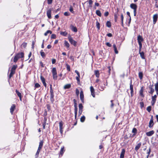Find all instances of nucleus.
Segmentation results:
<instances>
[{
    "instance_id": "f257e3e1",
    "label": "nucleus",
    "mask_w": 158,
    "mask_h": 158,
    "mask_svg": "<svg viewBox=\"0 0 158 158\" xmlns=\"http://www.w3.org/2000/svg\"><path fill=\"white\" fill-rule=\"evenodd\" d=\"M24 57V53L23 52L18 53L15 56L13 59V61L14 62L16 63L19 59L23 58Z\"/></svg>"
},
{
    "instance_id": "f03ea898",
    "label": "nucleus",
    "mask_w": 158,
    "mask_h": 158,
    "mask_svg": "<svg viewBox=\"0 0 158 158\" xmlns=\"http://www.w3.org/2000/svg\"><path fill=\"white\" fill-rule=\"evenodd\" d=\"M50 100L51 102L52 103H53L54 102V94L53 90L52 89V86L51 84L50 85Z\"/></svg>"
},
{
    "instance_id": "7ed1b4c3",
    "label": "nucleus",
    "mask_w": 158,
    "mask_h": 158,
    "mask_svg": "<svg viewBox=\"0 0 158 158\" xmlns=\"http://www.w3.org/2000/svg\"><path fill=\"white\" fill-rule=\"evenodd\" d=\"M52 74L53 79L55 80H56L57 78V76L56 68H53L52 69Z\"/></svg>"
},
{
    "instance_id": "20e7f679",
    "label": "nucleus",
    "mask_w": 158,
    "mask_h": 158,
    "mask_svg": "<svg viewBox=\"0 0 158 158\" xmlns=\"http://www.w3.org/2000/svg\"><path fill=\"white\" fill-rule=\"evenodd\" d=\"M68 40L71 44L73 45L75 47L77 46V42L73 40L72 37L71 36L69 37Z\"/></svg>"
},
{
    "instance_id": "39448f33",
    "label": "nucleus",
    "mask_w": 158,
    "mask_h": 158,
    "mask_svg": "<svg viewBox=\"0 0 158 158\" xmlns=\"http://www.w3.org/2000/svg\"><path fill=\"white\" fill-rule=\"evenodd\" d=\"M79 111L78 113V116H80L82 113L83 106L82 104L80 103L78 105Z\"/></svg>"
},
{
    "instance_id": "423d86ee",
    "label": "nucleus",
    "mask_w": 158,
    "mask_h": 158,
    "mask_svg": "<svg viewBox=\"0 0 158 158\" xmlns=\"http://www.w3.org/2000/svg\"><path fill=\"white\" fill-rule=\"evenodd\" d=\"M63 123L62 121H61L59 122V130L60 132V133L62 135L63 133Z\"/></svg>"
},
{
    "instance_id": "0eeeda50",
    "label": "nucleus",
    "mask_w": 158,
    "mask_h": 158,
    "mask_svg": "<svg viewBox=\"0 0 158 158\" xmlns=\"http://www.w3.org/2000/svg\"><path fill=\"white\" fill-rule=\"evenodd\" d=\"M154 125L153 117V115L151 116V119L149 122L148 127L149 128H152Z\"/></svg>"
},
{
    "instance_id": "6e6552de",
    "label": "nucleus",
    "mask_w": 158,
    "mask_h": 158,
    "mask_svg": "<svg viewBox=\"0 0 158 158\" xmlns=\"http://www.w3.org/2000/svg\"><path fill=\"white\" fill-rule=\"evenodd\" d=\"M137 40L139 45L142 44L141 43L143 40V39L142 36L139 35L137 37Z\"/></svg>"
},
{
    "instance_id": "1a4fd4ad",
    "label": "nucleus",
    "mask_w": 158,
    "mask_h": 158,
    "mask_svg": "<svg viewBox=\"0 0 158 158\" xmlns=\"http://www.w3.org/2000/svg\"><path fill=\"white\" fill-rule=\"evenodd\" d=\"M157 95H155L154 96L152 97V101L151 102V104L152 106H153L156 101V98H157Z\"/></svg>"
},
{
    "instance_id": "9d476101",
    "label": "nucleus",
    "mask_w": 158,
    "mask_h": 158,
    "mask_svg": "<svg viewBox=\"0 0 158 158\" xmlns=\"http://www.w3.org/2000/svg\"><path fill=\"white\" fill-rule=\"evenodd\" d=\"M52 12V9L51 8H50L48 9L47 11L46 12L48 18L49 19H51L52 18V16L51 15Z\"/></svg>"
},
{
    "instance_id": "9b49d317",
    "label": "nucleus",
    "mask_w": 158,
    "mask_h": 158,
    "mask_svg": "<svg viewBox=\"0 0 158 158\" xmlns=\"http://www.w3.org/2000/svg\"><path fill=\"white\" fill-rule=\"evenodd\" d=\"M80 98L81 102L84 103V95L83 91L81 90L80 93Z\"/></svg>"
},
{
    "instance_id": "f8f14e48",
    "label": "nucleus",
    "mask_w": 158,
    "mask_h": 158,
    "mask_svg": "<svg viewBox=\"0 0 158 158\" xmlns=\"http://www.w3.org/2000/svg\"><path fill=\"white\" fill-rule=\"evenodd\" d=\"M153 85L152 84V85H150L149 87L150 90V91H149V93L151 94H152L155 91L154 89H153Z\"/></svg>"
},
{
    "instance_id": "ddd939ff",
    "label": "nucleus",
    "mask_w": 158,
    "mask_h": 158,
    "mask_svg": "<svg viewBox=\"0 0 158 158\" xmlns=\"http://www.w3.org/2000/svg\"><path fill=\"white\" fill-rule=\"evenodd\" d=\"M16 109V105L15 104H13L11 106L10 109V112L12 114H13L14 111Z\"/></svg>"
},
{
    "instance_id": "4468645a",
    "label": "nucleus",
    "mask_w": 158,
    "mask_h": 158,
    "mask_svg": "<svg viewBox=\"0 0 158 158\" xmlns=\"http://www.w3.org/2000/svg\"><path fill=\"white\" fill-rule=\"evenodd\" d=\"M91 91V95L94 98L95 97V92L94 91V89L93 87L92 86H91L90 88Z\"/></svg>"
},
{
    "instance_id": "2eb2a0df",
    "label": "nucleus",
    "mask_w": 158,
    "mask_h": 158,
    "mask_svg": "<svg viewBox=\"0 0 158 158\" xmlns=\"http://www.w3.org/2000/svg\"><path fill=\"white\" fill-rule=\"evenodd\" d=\"M40 80L43 83V85L44 87L46 88L47 87V84L45 82V80L44 78L42 76L40 77Z\"/></svg>"
},
{
    "instance_id": "dca6fc26",
    "label": "nucleus",
    "mask_w": 158,
    "mask_h": 158,
    "mask_svg": "<svg viewBox=\"0 0 158 158\" xmlns=\"http://www.w3.org/2000/svg\"><path fill=\"white\" fill-rule=\"evenodd\" d=\"M126 152V150L125 149H122V151L121 152L120 158H124V155Z\"/></svg>"
},
{
    "instance_id": "f3484780",
    "label": "nucleus",
    "mask_w": 158,
    "mask_h": 158,
    "mask_svg": "<svg viewBox=\"0 0 158 158\" xmlns=\"http://www.w3.org/2000/svg\"><path fill=\"white\" fill-rule=\"evenodd\" d=\"M144 87H141L140 90L139 91V94L143 98L144 97V95L143 94V91L144 90Z\"/></svg>"
},
{
    "instance_id": "a211bd4d",
    "label": "nucleus",
    "mask_w": 158,
    "mask_h": 158,
    "mask_svg": "<svg viewBox=\"0 0 158 158\" xmlns=\"http://www.w3.org/2000/svg\"><path fill=\"white\" fill-rule=\"evenodd\" d=\"M153 23L155 24L157 21L158 18V15L157 14L154 15L153 17Z\"/></svg>"
},
{
    "instance_id": "6ab92c4d",
    "label": "nucleus",
    "mask_w": 158,
    "mask_h": 158,
    "mask_svg": "<svg viewBox=\"0 0 158 158\" xmlns=\"http://www.w3.org/2000/svg\"><path fill=\"white\" fill-rule=\"evenodd\" d=\"M130 89L131 90V97L134 96L133 85H130Z\"/></svg>"
},
{
    "instance_id": "aec40b11",
    "label": "nucleus",
    "mask_w": 158,
    "mask_h": 158,
    "mask_svg": "<svg viewBox=\"0 0 158 158\" xmlns=\"http://www.w3.org/2000/svg\"><path fill=\"white\" fill-rule=\"evenodd\" d=\"M15 92L16 94H17L18 96L19 97L20 100L22 102V96L21 93L19 92L18 90L17 89H16L15 90Z\"/></svg>"
},
{
    "instance_id": "412c9836",
    "label": "nucleus",
    "mask_w": 158,
    "mask_h": 158,
    "mask_svg": "<svg viewBox=\"0 0 158 158\" xmlns=\"http://www.w3.org/2000/svg\"><path fill=\"white\" fill-rule=\"evenodd\" d=\"M155 131L153 130H152L146 133V135L148 136H151L154 134Z\"/></svg>"
},
{
    "instance_id": "4be33fe9",
    "label": "nucleus",
    "mask_w": 158,
    "mask_h": 158,
    "mask_svg": "<svg viewBox=\"0 0 158 158\" xmlns=\"http://www.w3.org/2000/svg\"><path fill=\"white\" fill-rule=\"evenodd\" d=\"M130 7L131 8L133 9V10L137 9V5L134 3H131L130 5Z\"/></svg>"
},
{
    "instance_id": "5701e85b",
    "label": "nucleus",
    "mask_w": 158,
    "mask_h": 158,
    "mask_svg": "<svg viewBox=\"0 0 158 158\" xmlns=\"http://www.w3.org/2000/svg\"><path fill=\"white\" fill-rule=\"evenodd\" d=\"M141 146V143L139 142L136 145L135 147V150L136 151H137L139 148H140Z\"/></svg>"
},
{
    "instance_id": "b1692460",
    "label": "nucleus",
    "mask_w": 158,
    "mask_h": 158,
    "mask_svg": "<svg viewBox=\"0 0 158 158\" xmlns=\"http://www.w3.org/2000/svg\"><path fill=\"white\" fill-rule=\"evenodd\" d=\"M132 132L133 133L132 135V137H134L137 133V130L136 128H134L132 130Z\"/></svg>"
},
{
    "instance_id": "393cba45",
    "label": "nucleus",
    "mask_w": 158,
    "mask_h": 158,
    "mask_svg": "<svg viewBox=\"0 0 158 158\" xmlns=\"http://www.w3.org/2000/svg\"><path fill=\"white\" fill-rule=\"evenodd\" d=\"M70 27H71V29L73 31L75 32L77 31V30L76 27H74L72 25H71Z\"/></svg>"
},
{
    "instance_id": "a878e982",
    "label": "nucleus",
    "mask_w": 158,
    "mask_h": 158,
    "mask_svg": "<svg viewBox=\"0 0 158 158\" xmlns=\"http://www.w3.org/2000/svg\"><path fill=\"white\" fill-rule=\"evenodd\" d=\"M44 141L43 140L40 141L39 143V144L38 147V148H40V149H41L43 145V143H44Z\"/></svg>"
},
{
    "instance_id": "bb28decb",
    "label": "nucleus",
    "mask_w": 158,
    "mask_h": 158,
    "mask_svg": "<svg viewBox=\"0 0 158 158\" xmlns=\"http://www.w3.org/2000/svg\"><path fill=\"white\" fill-rule=\"evenodd\" d=\"M138 76L140 80H142L143 77V74L142 72H139L138 73Z\"/></svg>"
},
{
    "instance_id": "cd10ccee",
    "label": "nucleus",
    "mask_w": 158,
    "mask_h": 158,
    "mask_svg": "<svg viewBox=\"0 0 158 158\" xmlns=\"http://www.w3.org/2000/svg\"><path fill=\"white\" fill-rule=\"evenodd\" d=\"M18 66L17 65H13L10 71L14 72H15V70L17 68Z\"/></svg>"
},
{
    "instance_id": "c85d7f7f",
    "label": "nucleus",
    "mask_w": 158,
    "mask_h": 158,
    "mask_svg": "<svg viewBox=\"0 0 158 158\" xmlns=\"http://www.w3.org/2000/svg\"><path fill=\"white\" fill-rule=\"evenodd\" d=\"M64 151L65 150H64V147L63 146L61 147L60 152V154L61 155V156H62Z\"/></svg>"
},
{
    "instance_id": "c756f323",
    "label": "nucleus",
    "mask_w": 158,
    "mask_h": 158,
    "mask_svg": "<svg viewBox=\"0 0 158 158\" xmlns=\"http://www.w3.org/2000/svg\"><path fill=\"white\" fill-rule=\"evenodd\" d=\"M15 72L10 71V72L9 76V79H8V81L10 80L11 77L13 76V75L15 74Z\"/></svg>"
},
{
    "instance_id": "7c9ffc66",
    "label": "nucleus",
    "mask_w": 158,
    "mask_h": 158,
    "mask_svg": "<svg viewBox=\"0 0 158 158\" xmlns=\"http://www.w3.org/2000/svg\"><path fill=\"white\" fill-rule=\"evenodd\" d=\"M74 107V114H75V119L77 118V107Z\"/></svg>"
},
{
    "instance_id": "2f4dec72",
    "label": "nucleus",
    "mask_w": 158,
    "mask_h": 158,
    "mask_svg": "<svg viewBox=\"0 0 158 158\" xmlns=\"http://www.w3.org/2000/svg\"><path fill=\"white\" fill-rule=\"evenodd\" d=\"M113 47L114 49V50L115 54H117L118 53V51L117 50L116 45L115 44L113 45Z\"/></svg>"
},
{
    "instance_id": "473e14b6",
    "label": "nucleus",
    "mask_w": 158,
    "mask_h": 158,
    "mask_svg": "<svg viewBox=\"0 0 158 158\" xmlns=\"http://www.w3.org/2000/svg\"><path fill=\"white\" fill-rule=\"evenodd\" d=\"M41 56L43 58H45L46 56L45 53L43 51V50H41L40 52Z\"/></svg>"
},
{
    "instance_id": "72a5a7b5",
    "label": "nucleus",
    "mask_w": 158,
    "mask_h": 158,
    "mask_svg": "<svg viewBox=\"0 0 158 158\" xmlns=\"http://www.w3.org/2000/svg\"><path fill=\"white\" fill-rule=\"evenodd\" d=\"M41 149L40 148H38L37 149V151L36 153V154L35 155V158H38L39 156V154L40 153V151Z\"/></svg>"
},
{
    "instance_id": "f704fd0d",
    "label": "nucleus",
    "mask_w": 158,
    "mask_h": 158,
    "mask_svg": "<svg viewBox=\"0 0 158 158\" xmlns=\"http://www.w3.org/2000/svg\"><path fill=\"white\" fill-rule=\"evenodd\" d=\"M139 54H140V56L142 59H145L144 53L143 52H141L139 53Z\"/></svg>"
},
{
    "instance_id": "c9c22d12",
    "label": "nucleus",
    "mask_w": 158,
    "mask_h": 158,
    "mask_svg": "<svg viewBox=\"0 0 158 158\" xmlns=\"http://www.w3.org/2000/svg\"><path fill=\"white\" fill-rule=\"evenodd\" d=\"M71 87V85L69 84L65 85L64 86V88L65 89H69Z\"/></svg>"
},
{
    "instance_id": "e433bc0d",
    "label": "nucleus",
    "mask_w": 158,
    "mask_h": 158,
    "mask_svg": "<svg viewBox=\"0 0 158 158\" xmlns=\"http://www.w3.org/2000/svg\"><path fill=\"white\" fill-rule=\"evenodd\" d=\"M95 74V76L97 78H98L99 77L100 73L99 70H95L94 71Z\"/></svg>"
},
{
    "instance_id": "4c0bfd02",
    "label": "nucleus",
    "mask_w": 158,
    "mask_h": 158,
    "mask_svg": "<svg viewBox=\"0 0 158 158\" xmlns=\"http://www.w3.org/2000/svg\"><path fill=\"white\" fill-rule=\"evenodd\" d=\"M121 24L122 26H123V19L124 17L123 13L121 15Z\"/></svg>"
},
{
    "instance_id": "58836bf2",
    "label": "nucleus",
    "mask_w": 158,
    "mask_h": 158,
    "mask_svg": "<svg viewBox=\"0 0 158 158\" xmlns=\"http://www.w3.org/2000/svg\"><path fill=\"white\" fill-rule=\"evenodd\" d=\"M64 46L66 47L67 48H69V47L70 45L69 43L66 40L64 41Z\"/></svg>"
},
{
    "instance_id": "ea45409f",
    "label": "nucleus",
    "mask_w": 158,
    "mask_h": 158,
    "mask_svg": "<svg viewBox=\"0 0 158 158\" xmlns=\"http://www.w3.org/2000/svg\"><path fill=\"white\" fill-rule=\"evenodd\" d=\"M96 13L97 15L99 17H101L102 16L101 13L99 10H96Z\"/></svg>"
},
{
    "instance_id": "a19ab883",
    "label": "nucleus",
    "mask_w": 158,
    "mask_h": 158,
    "mask_svg": "<svg viewBox=\"0 0 158 158\" xmlns=\"http://www.w3.org/2000/svg\"><path fill=\"white\" fill-rule=\"evenodd\" d=\"M106 25L108 27H111V23L110 21H107L106 23Z\"/></svg>"
},
{
    "instance_id": "79ce46f5",
    "label": "nucleus",
    "mask_w": 158,
    "mask_h": 158,
    "mask_svg": "<svg viewBox=\"0 0 158 158\" xmlns=\"http://www.w3.org/2000/svg\"><path fill=\"white\" fill-rule=\"evenodd\" d=\"M117 13H115L114 15V21L115 22H117L118 18V16Z\"/></svg>"
},
{
    "instance_id": "37998d69",
    "label": "nucleus",
    "mask_w": 158,
    "mask_h": 158,
    "mask_svg": "<svg viewBox=\"0 0 158 158\" xmlns=\"http://www.w3.org/2000/svg\"><path fill=\"white\" fill-rule=\"evenodd\" d=\"M40 87V85L38 83H36L35 84L34 89H35L37 88H39Z\"/></svg>"
},
{
    "instance_id": "c03bdc74",
    "label": "nucleus",
    "mask_w": 158,
    "mask_h": 158,
    "mask_svg": "<svg viewBox=\"0 0 158 158\" xmlns=\"http://www.w3.org/2000/svg\"><path fill=\"white\" fill-rule=\"evenodd\" d=\"M66 66L67 69V70L68 71H70V66L68 64H66Z\"/></svg>"
},
{
    "instance_id": "a18cd8bd",
    "label": "nucleus",
    "mask_w": 158,
    "mask_h": 158,
    "mask_svg": "<svg viewBox=\"0 0 158 158\" xmlns=\"http://www.w3.org/2000/svg\"><path fill=\"white\" fill-rule=\"evenodd\" d=\"M85 117L84 116H83L80 118V121L81 122H83L85 121Z\"/></svg>"
},
{
    "instance_id": "49530a36",
    "label": "nucleus",
    "mask_w": 158,
    "mask_h": 158,
    "mask_svg": "<svg viewBox=\"0 0 158 158\" xmlns=\"http://www.w3.org/2000/svg\"><path fill=\"white\" fill-rule=\"evenodd\" d=\"M50 33V34H51L52 33V31L50 30H47L46 32H45L44 34V35L45 36H47L48 34Z\"/></svg>"
},
{
    "instance_id": "de8ad7c7",
    "label": "nucleus",
    "mask_w": 158,
    "mask_h": 158,
    "mask_svg": "<svg viewBox=\"0 0 158 158\" xmlns=\"http://www.w3.org/2000/svg\"><path fill=\"white\" fill-rule=\"evenodd\" d=\"M89 7H92V4H93V1L92 0H89Z\"/></svg>"
},
{
    "instance_id": "09e8293b",
    "label": "nucleus",
    "mask_w": 158,
    "mask_h": 158,
    "mask_svg": "<svg viewBox=\"0 0 158 158\" xmlns=\"http://www.w3.org/2000/svg\"><path fill=\"white\" fill-rule=\"evenodd\" d=\"M60 34L61 35H63L64 36H66L67 35L68 33L65 31H64V32H60Z\"/></svg>"
},
{
    "instance_id": "8fccbe9b",
    "label": "nucleus",
    "mask_w": 158,
    "mask_h": 158,
    "mask_svg": "<svg viewBox=\"0 0 158 158\" xmlns=\"http://www.w3.org/2000/svg\"><path fill=\"white\" fill-rule=\"evenodd\" d=\"M139 104L140 105V107L141 109L144 107V104L143 102L142 101L140 102Z\"/></svg>"
},
{
    "instance_id": "3c124183",
    "label": "nucleus",
    "mask_w": 158,
    "mask_h": 158,
    "mask_svg": "<svg viewBox=\"0 0 158 158\" xmlns=\"http://www.w3.org/2000/svg\"><path fill=\"white\" fill-rule=\"evenodd\" d=\"M96 25L97 27L98 28V29L99 30L100 29V24L99 23L98 21H97L96 22Z\"/></svg>"
},
{
    "instance_id": "603ef678",
    "label": "nucleus",
    "mask_w": 158,
    "mask_h": 158,
    "mask_svg": "<svg viewBox=\"0 0 158 158\" xmlns=\"http://www.w3.org/2000/svg\"><path fill=\"white\" fill-rule=\"evenodd\" d=\"M152 107L151 106H148L147 108V110L149 112H150L151 110Z\"/></svg>"
},
{
    "instance_id": "864d4df0",
    "label": "nucleus",
    "mask_w": 158,
    "mask_h": 158,
    "mask_svg": "<svg viewBox=\"0 0 158 158\" xmlns=\"http://www.w3.org/2000/svg\"><path fill=\"white\" fill-rule=\"evenodd\" d=\"M80 77L77 76L76 77V79L77 80V83L78 84H79L80 83Z\"/></svg>"
},
{
    "instance_id": "5fc2aeb1",
    "label": "nucleus",
    "mask_w": 158,
    "mask_h": 158,
    "mask_svg": "<svg viewBox=\"0 0 158 158\" xmlns=\"http://www.w3.org/2000/svg\"><path fill=\"white\" fill-rule=\"evenodd\" d=\"M27 46V43L26 42H23L22 45L21 46L24 47V48H26Z\"/></svg>"
},
{
    "instance_id": "6e6d98bb",
    "label": "nucleus",
    "mask_w": 158,
    "mask_h": 158,
    "mask_svg": "<svg viewBox=\"0 0 158 158\" xmlns=\"http://www.w3.org/2000/svg\"><path fill=\"white\" fill-rule=\"evenodd\" d=\"M151 152V149L150 148H149L148 149V151L147 152L148 155L147 156V157L148 158V157H149V155L150 153Z\"/></svg>"
},
{
    "instance_id": "4d7b16f0",
    "label": "nucleus",
    "mask_w": 158,
    "mask_h": 158,
    "mask_svg": "<svg viewBox=\"0 0 158 158\" xmlns=\"http://www.w3.org/2000/svg\"><path fill=\"white\" fill-rule=\"evenodd\" d=\"M69 10L73 14L74 13V11L73 10V8L71 6H70Z\"/></svg>"
},
{
    "instance_id": "13d9d810",
    "label": "nucleus",
    "mask_w": 158,
    "mask_h": 158,
    "mask_svg": "<svg viewBox=\"0 0 158 158\" xmlns=\"http://www.w3.org/2000/svg\"><path fill=\"white\" fill-rule=\"evenodd\" d=\"M139 53L140 52H141V49H142V44H140V45H139Z\"/></svg>"
},
{
    "instance_id": "bf43d9fd",
    "label": "nucleus",
    "mask_w": 158,
    "mask_h": 158,
    "mask_svg": "<svg viewBox=\"0 0 158 158\" xmlns=\"http://www.w3.org/2000/svg\"><path fill=\"white\" fill-rule=\"evenodd\" d=\"M106 88L105 86H101L100 87V88L99 89V90L101 91H103L105 89V88Z\"/></svg>"
},
{
    "instance_id": "052dcab7",
    "label": "nucleus",
    "mask_w": 158,
    "mask_h": 158,
    "mask_svg": "<svg viewBox=\"0 0 158 158\" xmlns=\"http://www.w3.org/2000/svg\"><path fill=\"white\" fill-rule=\"evenodd\" d=\"M79 94V91L77 89H76V94L77 96H78Z\"/></svg>"
},
{
    "instance_id": "680f3d73",
    "label": "nucleus",
    "mask_w": 158,
    "mask_h": 158,
    "mask_svg": "<svg viewBox=\"0 0 158 158\" xmlns=\"http://www.w3.org/2000/svg\"><path fill=\"white\" fill-rule=\"evenodd\" d=\"M47 121V118L46 117H44V121L42 123L46 124V122Z\"/></svg>"
},
{
    "instance_id": "e2e57ef3",
    "label": "nucleus",
    "mask_w": 158,
    "mask_h": 158,
    "mask_svg": "<svg viewBox=\"0 0 158 158\" xmlns=\"http://www.w3.org/2000/svg\"><path fill=\"white\" fill-rule=\"evenodd\" d=\"M56 36L55 34H52L51 36V39H55L56 38Z\"/></svg>"
},
{
    "instance_id": "0e129e2a",
    "label": "nucleus",
    "mask_w": 158,
    "mask_h": 158,
    "mask_svg": "<svg viewBox=\"0 0 158 158\" xmlns=\"http://www.w3.org/2000/svg\"><path fill=\"white\" fill-rule=\"evenodd\" d=\"M56 60L55 59L53 58L52 59V64H53L56 63Z\"/></svg>"
},
{
    "instance_id": "69168bd1",
    "label": "nucleus",
    "mask_w": 158,
    "mask_h": 158,
    "mask_svg": "<svg viewBox=\"0 0 158 158\" xmlns=\"http://www.w3.org/2000/svg\"><path fill=\"white\" fill-rule=\"evenodd\" d=\"M40 64L42 68L44 67V64L41 61L40 62Z\"/></svg>"
},
{
    "instance_id": "338daca9",
    "label": "nucleus",
    "mask_w": 158,
    "mask_h": 158,
    "mask_svg": "<svg viewBox=\"0 0 158 158\" xmlns=\"http://www.w3.org/2000/svg\"><path fill=\"white\" fill-rule=\"evenodd\" d=\"M64 15L66 16H68L70 15L69 13L68 12H65L64 13Z\"/></svg>"
},
{
    "instance_id": "774afa93",
    "label": "nucleus",
    "mask_w": 158,
    "mask_h": 158,
    "mask_svg": "<svg viewBox=\"0 0 158 158\" xmlns=\"http://www.w3.org/2000/svg\"><path fill=\"white\" fill-rule=\"evenodd\" d=\"M106 44L107 46L109 47H111L112 46L111 44L109 42L106 43Z\"/></svg>"
}]
</instances>
